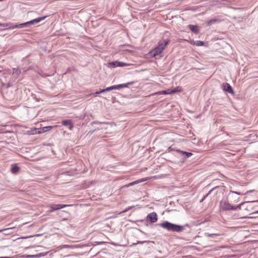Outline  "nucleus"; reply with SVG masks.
<instances>
[{
	"mask_svg": "<svg viewBox=\"0 0 258 258\" xmlns=\"http://www.w3.org/2000/svg\"><path fill=\"white\" fill-rule=\"evenodd\" d=\"M205 235L207 236V237H212L213 235H219L220 234H217V233H206Z\"/></svg>",
	"mask_w": 258,
	"mask_h": 258,
	"instance_id": "nucleus-21",
	"label": "nucleus"
},
{
	"mask_svg": "<svg viewBox=\"0 0 258 258\" xmlns=\"http://www.w3.org/2000/svg\"><path fill=\"white\" fill-rule=\"evenodd\" d=\"M66 206H67L66 205L54 204V205H52L51 206V208L52 209V210H59V209H61L62 208H63L65 207H66Z\"/></svg>",
	"mask_w": 258,
	"mask_h": 258,
	"instance_id": "nucleus-10",
	"label": "nucleus"
},
{
	"mask_svg": "<svg viewBox=\"0 0 258 258\" xmlns=\"http://www.w3.org/2000/svg\"><path fill=\"white\" fill-rule=\"evenodd\" d=\"M41 235H42V234H36V235H31V236H30L22 237V238H30V237H35V236L38 237V236H41Z\"/></svg>",
	"mask_w": 258,
	"mask_h": 258,
	"instance_id": "nucleus-22",
	"label": "nucleus"
},
{
	"mask_svg": "<svg viewBox=\"0 0 258 258\" xmlns=\"http://www.w3.org/2000/svg\"><path fill=\"white\" fill-rule=\"evenodd\" d=\"M145 180H146V179H144V178H142V179H141V180H138V181H139V182H143V181H145Z\"/></svg>",
	"mask_w": 258,
	"mask_h": 258,
	"instance_id": "nucleus-32",
	"label": "nucleus"
},
{
	"mask_svg": "<svg viewBox=\"0 0 258 258\" xmlns=\"http://www.w3.org/2000/svg\"><path fill=\"white\" fill-rule=\"evenodd\" d=\"M27 257H31V258H36V254L35 255H28L27 256Z\"/></svg>",
	"mask_w": 258,
	"mask_h": 258,
	"instance_id": "nucleus-26",
	"label": "nucleus"
},
{
	"mask_svg": "<svg viewBox=\"0 0 258 258\" xmlns=\"http://www.w3.org/2000/svg\"><path fill=\"white\" fill-rule=\"evenodd\" d=\"M147 218L149 220L151 223H155L157 221V215L155 212H152L149 213L147 216Z\"/></svg>",
	"mask_w": 258,
	"mask_h": 258,
	"instance_id": "nucleus-6",
	"label": "nucleus"
},
{
	"mask_svg": "<svg viewBox=\"0 0 258 258\" xmlns=\"http://www.w3.org/2000/svg\"><path fill=\"white\" fill-rule=\"evenodd\" d=\"M255 213H258V210L255 212Z\"/></svg>",
	"mask_w": 258,
	"mask_h": 258,
	"instance_id": "nucleus-38",
	"label": "nucleus"
},
{
	"mask_svg": "<svg viewBox=\"0 0 258 258\" xmlns=\"http://www.w3.org/2000/svg\"><path fill=\"white\" fill-rule=\"evenodd\" d=\"M52 128V126H44L40 128L36 129L35 130V134H41L43 133L46 132L49 130H50Z\"/></svg>",
	"mask_w": 258,
	"mask_h": 258,
	"instance_id": "nucleus-9",
	"label": "nucleus"
},
{
	"mask_svg": "<svg viewBox=\"0 0 258 258\" xmlns=\"http://www.w3.org/2000/svg\"><path fill=\"white\" fill-rule=\"evenodd\" d=\"M179 91V90H177V88L173 89H169L166 90V94H172Z\"/></svg>",
	"mask_w": 258,
	"mask_h": 258,
	"instance_id": "nucleus-14",
	"label": "nucleus"
},
{
	"mask_svg": "<svg viewBox=\"0 0 258 258\" xmlns=\"http://www.w3.org/2000/svg\"><path fill=\"white\" fill-rule=\"evenodd\" d=\"M219 187V186H216L212 188L211 190H210L209 191L200 201V202H202L212 191L215 190Z\"/></svg>",
	"mask_w": 258,
	"mask_h": 258,
	"instance_id": "nucleus-13",
	"label": "nucleus"
},
{
	"mask_svg": "<svg viewBox=\"0 0 258 258\" xmlns=\"http://www.w3.org/2000/svg\"><path fill=\"white\" fill-rule=\"evenodd\" d=\"M134 83V82H128V83H125V84L117 85V89H119L120 88H127L130 85H133Z\"/></svg>",
	"mask_w": 258,
	"mask_h": 258,
	"instance_id": "nucleus-12",
	"label": "nucleus"
},
{
	"mask_svg": "<svg viewBox=\"0 0 258 258\" xmlns=\"http://www.w3.org/2000/svg\"><path fill=\"white\" fill-rule=\"evenodd\" d=\"M100 94L99 91L95 92V94L96 95H97V94Z\"/></svg>",
	"mask_w": 258,
	"mask_h": 258,
	"instance_id": "nucleus-36",
	"label": "nucleus"
},
{
	"mask_svg": "<svg viewBox=\"0 0 258 258\" xmlns=\"http://www.w3.org/2000/svg\"><path fill=\"white\" fill-rule=\"evenodd\" d=\"M45 18H46V16L37 18L34 20H32L31 21H28V22H27L25 23H21L20 24L12 25V26H10L9 28H8L7 29H15V28H22L25 26H26V27L30 25H34L38 23H39L42 20H43Z\"/></svg>",
	"mask_w": 258,
	"mask_h": 258,
	"instance_id": "nucleus-2",
	"label": "nucleus"
},
{
	"mask_svg": "<svg viewBox=\"0 0 258 258\" xmlns=\"http://www.w3.org/2000/svg\"><path fill=\"white\" fill-rule=\"evenodd\" d=\"M188 27L192 32L195 34H198L199 32V29L197 26L189 25Z\"/></svg>",
	"mask_w": 258,
	"mask_h": 258,
	"instance_id": "nucleus-11",
	"label": "nucleus"
},
{
	"mask_svg": "<svg viewBox=\"0 0 258 258\" xmlns=\"http://www.w3.org/2000/svg\"><path fill=\"white\" fill-rule=\"evenodd\" d=\"M61 123L63 125L67 126L70 130H72L74 128V125L70 119L63 120Z\"/></svg>",
	"mask_w": 258,
	"mask_h": 258,
	"instance_id": "nucleus-8",
	"label": "nucleus"
},
{
	"mask_svg": "<svg viewBox=\"0 0 258 258\" xmlns=\"http://www.w3.org/2000/svg\"><path fill=\"white\" fill-rule=\"evenodd\" d=\"M148 241H138L137 243H133V245H136L137 244H138V243H141V244H142V243H145V242H147Z\"/></svg>",
	"mask_w": 258,
	"mask_h": 258,
	"instance_id": "nucleus-25",
	"label": "nucleus"
},
{
	"mask_svg": "<svg viewBox=\"0 0 258 258\" xmlns=\"http://www.w3.org/2000/svg\"><path fill=\"white\" fill-rule=\"evenodd\" d=\"M220 210L222 211L233 210L235 211L234 206L230 205L228 202L225 201H221L220 202Z\"/></svg>",
	"mask_w": 258,
	"mask_h": 258,
	"instance_id": "nucleus-4",
	"label": "nucleus"
},
{
	"mask_svg": "<svg viewBox=\"0 0 258 258\" xmlns=\"http://www.w3.org/2000/svg\"><path fill=\"white\" fill-rule=\"evenodd\" d=\"M219 22V20L217 19H213L209 20L207 22V24L209 26L212 25L213 24L216 23L217 22Z\"/></svg>",
	"mask_w": 258,
	"mask_h": 258,
	"instance_id": "nucleus-15",
	"label": "nucleus"
},
{
	"mask_svg": "<svg viewBox=\"0 0 258 258\" xmlns=\"http://www.w3.org/2000/svg\"><path fill=\"white\" fill-rule=\"evenodd\" d=\"M231 192H233V193H234V194H236L239 195H241V193L238 192H237V191H231Z\"/></svg>",
	"mask_w": 258,
	"mask_h": 258,
	"instance_id": "nucleus-31",
	"label": "nucleus"
},
{
	"mask_svg": "<svg viewBox=\"0 0 258 258\" xmlns=\"http://www.w3.org/2000/svg\"><path fill=\"white\" fill-rule=\"evenodd\" d=\"M93 123H96V124L101 123V122H99V121H94V122H93Z\"/></svg>",
	"mask_w": 258,
	"mask_h": 258,
	"instance_id": "nucleus-33",
	"label": "nucleus"
},
{
	"mask_svg": "<svg viewBox=\"0 0 258 258\" xmlns=\"http://www.w3.org/2000/svg\"><path fill=\"white\" fill-rule=\"evenodd\" d=\"M243 204V203H241L240 204L237 205L236 206H234V208H235V210H236L237 209H241V206Z\"/></svg>",
	"mask_w": 258,
	"mask_h": 258,
	"instance_id": "nucleus-23",
	"label": "nucleus"
},
{
	"mask_svg": "<svg viewBox=\"0 0 258 258\" xmlns=\"http://www.w3.org/2000/svg\"><path fill=\"white\" fill-rule=\"evenodd\" d=\"M11 228H5V229H1L0 230V232H2V231H7V230H10L11 229Z\"/></svg>",
	"mask_w": 258,
	"mask_h": 258,
	"instance_id": "nucleus-27",
	"label": "nucleus"
},
{
	"mask_svg": "<svg viewBox=\"0 0 258 258\" xmlns=\"http://www.w3.org/2000/svg\"><path fill=\"white\" fill-rule=\"evenodd\" d=\"M222 89L225 92H228L231 94H234V91L231 86L227 83L222 84Z\"/></svg>",
	"mask_w": 258,
	"mask_h": 258,
	"instance_id": "nucleus-7",
	"label": "nucleus"
},
{
	"mask_svg": "<svg viewBox=\"0 0 258 258\" xmlns=\"http://www.w3.org/2000/svg\"><path fill=\"white\" fill-rule=\"evenodd\" d=\"M162 94H166V90L163 91H162Z\"/></svg>",
	"mask_w": 258,
	"mask_h": 258,
	"instance_id": "nucleus-34",
	"label": "nucleus"
},
{
	"mask_svg": "<svg viewBox=\"0 0 258 258\" xmlns=\"http://www.w3.org/2000/svg\"><path fill=\"white\" fill-rule=\"evenodd\" d=\"M132 208H133V207H132V206L128 207H127V208H126L125 209H124V210L122 211V212H123V213L126 212H127V211H128V210H130L132 209Z\"/></svg>",
	"mask_w": 258,
	"mask_h": 258,
	"instance_id": "nucleus-24",
	"label": "nucleus"
},
{
	"mask_svg": "<svg viewBox=\"0 0 258 258\" xmlns=\"http://www.w3.org/2000/svg\"><path fill=\"white\" fill-rule=\"evenodd\" d=\"M139 183V181H136L135 182H131L129 184L130 185H133L134 184H135V183Z\"/></svg>",
	"mask_w": 258,
	"mask_h": 258,
	"instance_id": "nucleus-28",
	"label": "nucleus"
},
{
	"mask_svg": "<svg viewBox=\"0 0 258 258\" xmlns=\"http://www.w3.org/2000/svg\"><path fill=\"white\" fill-rule=\"evenodd\" d=\"M8 26V24L0 23V26Z\"/></svg>",
	"mask_w": 258,
	"mask_h": 258,
	"instance_id": "nucleus-30",
	"label": "nucleus"
},
{
	"mask_svg": "<svg viewBox=\"0 0 258 258\" xmlns=\"http://www.w3.org/2000/svg\"><path fill=\"white\" fill-rule=\"evenodd\" d=\"M54 210H52V209L51 208V209L49 211V212H52L53 211H54Z\"/></svg>",
	"mask_w": 258,
	"mask_h": 258,
	"instance_id": "nucleus-37",
	"label": "nucleus"
},
{
	"mask_svg": "<svg viewBox=\"0 0 258 258\" xmlns=\"http://www.w3.org/2000/svg\"><path fill=\"white\" fill-rule=\"evenodd\" d=\"M178 151L181 153L182 155H185L186 158H189L192 155V153L190 152H187L185 151H182L180 150H178Z\"/></svg>",
	"mask_w": 258,
	"mask_h": 258,
	"instance_id": "nucleus-17",
	"label": "nucleus"
},
{
	"mask_svg": "<svg viewBox=\"0 0 258 258\" xmlns=\"http://www.w3.org/2000/svg\"><path fill=\"white\" fill-rule=\"evenodd\" d=\"M20 170V168L17 166H13L11 169V172L14 174H16Z\"/></svg>",
	"mask_w": 258,
	"mask_h": 258,
	"instance_id": "nucleus-16",
	"label": "nucleus"
},
{
	"mask_svg": "<svg viewBox=\"0 0 258 258\" xmlns=\"http://www.w3.org/2000/svg\"><path fill=\"white\" fill-rule=\"evenodd\" d=\"M217 193V191L215 192V195H216Z\"/></svg>",
	"mask_w": 258,
	"mask_h": 258,
	"instance_id": "nucleus-39",
	"label": "nucleus"
},
{
	"mask_svg": "<svg viewBox=\"0 0 258 258\" xmlns=\"http://www.w3.org/2000/svg\"><path fill=\"white\" fill-rule=\"evenodd\" d=\"M156 226H158L165 229L169 231L180 232L183 230V227L179 225L171 223L168 221H164L161 223L156 224Z\"/></svg>",
	"mask_w": 258,
	"mask_h": 258,
	"instance_id": "nucleus-1",
	"label": "nucleus"
},
{
	"mask_svg": "<svg viewBox=\"0 0 258 258\" xmlns=\"http://www.w3.org/2000/svg\"><path fill=\"white\" fill-rule=\"evenodd\" d=\"M109 65L111 67L115 68L117 67H122L128 66H129V64H127V63H124L123 62H121V61H113V62H110L109 63Z\"/></svg>",
	"mask_w": 258,
	"mask_h": 258,
	"instance_id": "nucleus-5",
	"label": "nucleus"
},
{
	"mask_svg": "<svg viewBox=\"0 0 258 258\" xmlns=\"http://www.w3.org/2000/svg\"><path fill=\"white\" fill-rule=\"evenodd\" d=\"M118 89L117 85H113L106 88V91H110L112 90Z\"/></svg>",
	"mask_w": 258,
	"mask_h": 258,
	"instance_id": "nucleus-19",
	"label": "nucleus"
},
{
	"mask_svg": "<svg viewBox=\"0 0 258 258\" xmlns=\"http://www.w3.org/2000/svg\"><path fill=\"white\" fill-rule=\"evenodd\" d=\"M0 258H12V257H9V256H4V257H0Z\"/></svg>",
	"mask_w": 258,
	"mask_h": 258,
	"instance_id": "nucleus-35",
	"label": "nucleus"
},
{
	"mask_svg": "<svg viewBox=\"0 0 258 258\" xmlns=\"http://www.w3.org/2000/svg\"><path fill=\"white\" fill-rule=\"evenodd\" d=\"M194 44L198 46H201L204 45V43L203 41L197 40L194 42Z\"/></svg>",
	"mask_w": 258,
	"mask_h": 258,
	"instance_id": "nucleus-18",
	"label": "nucleus"
},
{
	"mask_svg": "<svg viewBox=\"0 0 258 258\" xmlns=\"http://www.w3.org/2000/svg\"><path fill=\"white\" fill-rule=\"evenodd\" d=\"M107 92V91H106V89L101 90L99 91V93H104V92Z\"/></svg>",
	"mask_w": 258,
	"mask_h": 258,
	"instance_id": "nucleus-29",
	"label": "nucleus"
},
{
	"mask_svg": "<svg viewBox=\"0 0 258 258\" xmlns=\"http://www.w3.org/2000/svg\"><path fill=\"white\" fill-rule=\"evenodd\" d=\"M169 42V40H165L163 42H159L158 45L150 52L151 55L152 56H155L161 53L168 44Z\"/></svg>",
	"mask_w": 258,
	"mask_h": 258,
	"instance_id": "nucleus-3",
	"label": "nucleus"
},
{
	"mask_svg": "<svg viewBox=\"0 0 258 258\" xmlns=\"http://www.w3.org/2000/svg\"><path fill=\"white\" fill-rule=\"evenodd\" d=\"M46 253L47 252H41L38 254H36V258L45 256L46 254Z\"/></svg>",
	"mask_w": 258,
	"mask_h": 258,
	"instance_id": "nucleus-20",
	"label": "nucleus"
}]
</instances>
